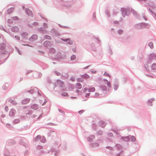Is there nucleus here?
I'll list each match as a JSON object with an SVG mask.
<instances>
[{
  "instance_id": "obj_12",
  "label": "nucleus",
  "mask_w": 156,
  "mask_h": 156,
  "mask_svg": "<svg viewBox=\"0 0 156 156\" xmlns=\"http://www.w3.org/2000/svg\"><path fill=\"white\" fill-rule=\"evenodd\" d=\"M69 39H68L66 40V41L67 42V44H72V42L71 41H69Z\"/></svg>"
},
{
  "instance_id": "obj_20",
  "label": "nucleus",
  "mask_w": 156,
  "mask_h": 156,
  "mask_svg": "<svg viewBox=\"0 0 156 156\" xmlns=\"http://www.w3.org/2000/svg\"><path fill=\"white\" fill-rule=\"evenodd\" d=\"M118 32L119 34H121L122 33L123 31L122 30H119L118 31Z\"/></svg>"
},
{
  "instance_id": "obj_16",
  "label": "nucleus",
  "mask_w": 156,
  "mask_h": 156,
  "mask_svg": "<svg viewBox=\"0 0 156 156\" xmlns=\"http://www.w3.org/2000/svg\"><path fill=\"white\" fill-rule=\"evenodd\" d=\"M76 58V56L75 55H73L71 57V58L72 60H74Z\"/></svg>"
},
{
  "instance_id": "obj_8",
  "label": "nucleus",
  "mask_w": 156,
  "mask_h": 156,
  "mask_svg": "<svg viewBox=\"0 0 156 156\" xmlns=\"http://www.w3.org/2000/svg\"><path fill=\"white\" fill-rule=\"evenodd\" d=\"M13 10L14 8H11L8 10L7 12L8 13H10L13 11Z\"/></svg>"
},
{
  "instance_id": "obj_11",
  "label": "nucleus",
  "mask_w": 156,
  "mask_h": 156,
  "mask_svg": "<svg viewBox=\"0 0 156 156\" xmlns=\"http://www.w3.org/2000/svg\"><path fill=\"white\" fill-rule=\"evenodd\" d=\"M151 68L153 70H156V64H153L152 65Z\"/></svg>"
},
{
  "instance_id": "obj_28",
  "label": "nucleus",
  "mask_w": 156,
  "mask_h": 156,
  "mask_svg": "<svg viewBox=\"0 0 156 156\" xmlns=\"http://www.w3.org/2000/svg\"><path fill=\"white\" fill-rule=\"evenodd\" d=\"M75 80V79L74 78H72L71 79V80L72 81H74Z\"/></svg>"
},
{
  "instance_id": "obj_15",
  "label": "nucleus",
  "mask_w": 156,
  "mask_h": 156,
  "mask_svg": "<svg viewBox=\"0 0 156 156\" xmlns=\"http://www.w3.org/2000/svg\"><path fill=\"white\" fill-rule=\"evenodd\" d=\"M149 46L151 48H152L153 47V43L151 42L149 43L148 44Z\"/></svg>"
},
{
  "instance_id": "obj_21",
  "label": "nucleus",
  "mask_w": 156,
  "mask_h": 156,
  "mask_svg": "<svg viewBox=\"0 0 156 156\" xmlns=\"http://www.w3.org/2000/svg\"><path fill=\"white\" fill-rule=\"evenodd\" d=\"M84 110H81L79 112V113L80 114H82V113H83L84 112Z\"/></svg>"
},
{
  "instance_id": "obj_5",
  "label": "nucleus",
  "mask_w": 156,
  "mask_h": 156,
  "mask_svg": "<svg viewBox=\"0 0 156 156\" xmlns=\"http://www.w3.org/2000/svg\"><path fill=\"white\" fill-rule=\"evenodd\" d=\"M29 100L28 99H24L22 101V103L23 104H26L28 103L29 102Z\"/></svg>"
},
{
  "instance_id": "obj_18",
  "label": "nucleus",
  "mask_w": 156,
  "mask_h": 156,
  "mask_svg": "<svg viewBox=\"0 0 156 156\" xmlns=\"http://www.w3.org/2000/svg\"><path fill=\"white\" fill-rule=\"evenodd\" d=\"M131 139L132 141H134L136 139L134 136H132L131 137Z\"/></svg>"
},
{
  "instance_id": "obj_3",
  "label": "nucleus",
  "mask_w": 156,
  "mask_h": 156,
  "mask_svg": "<svg viewBox=\"0 0 156 156\" xmlns=\"http://www.w3.org/2000/svg\"><path fill=\"white\" fill-rule=\"evenodd\" d=\"M27 13L29 15L32 16V12L29 9L27 10L26 11Z\"/></svg>"
},
{
  "instance_id": "obj_22",
  "label": "nucleus",
  "mask_w": 156,
  "mask_h": 156,
  "mask_svg": "<svg viewBox=\"0 0 156 156\" xmlns=\"http://www.w3.org/2000/svg\"><path fill=\"white\" fill-rule=\"evenodd\" d=\"M88 89L87 88H85L83 89V91L84 92H86L87 91Z\"/></svg>"
},
{
  "instance_id": "obj_2",
  "label": "nucleus",
  "mask_w": 156,
  "mask_h": 156,
  "mask_svg": "<svg viewBox=\"0 0 156 156\" xmlns=\"http://www.w3.org/2000/svg\"><path fill=\"white\" fill-rule=\"evenodd\" d=\"M57 84L60 87H62L64 85V83L61 81L58 80L57 81Z\"/></svg>"
},
{
  "instance_id": "obj_1",
  "label": "nucleus",
  "mask_w": 156,
  "mask_h": 156,
  "mask_svg": "<svg viewBox=\"0 0 156 156\" xmlns=\"http://www.w3.org/2000/svg\"><path fill=\"white\" fill-rule=\"evenodd\" d=\"M104 83L101 85V88L102 90H108L111 87L110 83L107 80L104 79Z\"/></svg>"
},
{
  "instance_id": "obj_23",
  "label": "nucleus",
  "mask_w": 156,
  "mask_h": 156,
  "mask_svg": "<svg viewBox=\"0 0 156 156\" xmlns=\"http://www.w3.org/2000/svg\"><path fill=\"white\" fill-rule=\"evenodd\" d=\"M99 95V94L98 93H96L95 95V97H98Z\"/></svg>"
},
{
  "instance_id": "obj_9",
  "label": "nucleus",
  "mask_w": 156,
  "mask_h": 156,
  "mask_svg": "<svg viewBox=\"0 0 156 156\" xmlns=\"http://www.w3.org/2000/svg\"><path fill=\"white\" fill-rule=\"evenodd\" d=\"M12 30L15 32H17L18 30V28L16 27H13Z\"/></svg>"
},
{
  "instance_id": "obj_24",
  "label": "nucleus",
  "mask_w": 156,
  "mask_h": 156,
  "mask_svg": "<svg viewBox=\"0 0 156 156\" xmlns=\"http://www.w3.org/2000/svg\"><path fill=\"white\" fill-rule=\"evenodd\" d=\"M98 133L100 135H101L102 134V132L101 131H99L98 132Z\"/></svg>"
},
{
  "instance_id": "obj_4",
  "label": "nucleus",
  "mask_w": 156,
  "mask_h": 156,
  "mask_svg": "<svg viewBox=\"0 0 156 156\" xmlns=\"http://www.w3.org/2000/svg\"><path fill=\"white\" fill-rule=\"evenodd\" d=\"M32 108L36 110L38 108V106L37 105H34L32 106Z\"/></svg>"
},
{
  "instance_id": "obj_7",
  "label": "nucleus",
  "mask_w": 156,
  "mask_h": 156,
  "mask_svg": "<svg viewBox=\"0 0 156 156\" xmlns=\"http://www.w3.org/2000/svg\"><path fill=\"white\" fill-rule=\"evenodd\" d=\"M82 77L84 78L85 79H87L89 78V76L87 74H85L82 76Z\"/></svg>"
},
{
  "instance_id": "obj_30",
  "label": "nucleus",
  "mask_w": 156,
  "mask_h": 156,
  "mask_svg": "<svg viewBox=\"0 0 156 156\" xmlns=\"http://www.w3.org/2000/svg\"><path fill=\"white\" fill-rule=\"evenodd\" d=\"M104 122H102V123L103 124V125H104Z\"/></svg>"
},
{
  "instance_id": "obj_27",
  "label": "nucleus",
  "mask_w": 156,
  "mask_h": 156,
  "mask_svg": "<svg viewBox=\"0 0 156 156\" xmlns=\"http://www.w3.org/2000/svg\"><path fill=\"white\" fill-rule=\"evenodd\" d=\"M5 108L6 111H7L8 110V107L7 106H5Z\"/></svg>"
},
{
  "instance_id": "obj_32",
  "label": "nucleus",
  "mask_w": 156,
  "mask_h": 156,
  "mask_svg": "<svg viewBox=\"0 0 156 156\" xmlns=\"http://www.w3.org/2000/svg\"><path fill=\"white\" fill-rule=\"evenodd\" d=\"M34 36H35V37H37V36H36V35Z\"/></svg>"
},
{
  "instance_id": "obj_29",
  "label": "nucleus",
  "mask_w": 156,
  "mask_h": 156,
  "mask_svg": "<svg viewBox=\"0 0 156 156\" xmlns=\"http://www.w3.org/2000/svg\"><path fill=\"white\" fill-rule=\"evenodd\" d=\"M16 37V38H17V39H20V38H19V37L18 36H17V37Z\"/></svg>"
},
{
  "instance_id": "obj_19",
  "label": "nucleus",
  "mask_w": 156,
  "mask_h": 156,
  "mask_svg": "<svg viewBox=\"0 0 156 156\" xmlns=\"http://www.w3.org/2000/svg\"><path fill=\"white\" fill-rule=\"evenodd\" d=\"M50 42L48 41H46L44 42V45H45L46 44H49Z\"/></svg>"
},
{
  "instance_id": "obj_31",
  "label": "nucleus",
  "mask_w": 156,
  "mask_h": 156,
  "mask_svg": "<svg viewBox=\"0 0 156 156\" xmlns=\"http://www.w3.org/2000/svg\"><path fill=\"white\" fill-rule=\"evenodd\" d=\"M79 90H77V92H79Z\"/></svg>"
},
{
  "instance_id": "obj_10",
  "label": "nucleus",
  "mask_w": 156,
  "mask_h": 156,
  "mask_svg": "<svg viewBox=\"0 0 156 156\" xmlns=\"http://www.w3.org/2000/svg\"><path fill=\"white\" fill-rule=\"evenodd\" d=\"M89 92H94L95 90V88L94 87H93L88 89Z\"/></svg>"
},
{
  "instance_id": "obj_6",
  "label": "nucleus",
  "mask_w": 156,
  "mask_h": 156,
  "mask_svg": "<svg viewBox=\"0 0 156 156\" xmlns=\"http://www.w3.org/2000/svg\"><path fill=\"white\" fill-rule=\"evenodd\" d=\"M76 87L77 88L80 89L82 87V85L80 83H77L76 84Z\"/></svg>"
},
{
  "instance_id": "obj_14",
  "label": "nucleus",
  "mask_w": 156,
  "mask_h": 156,
  "mask_svg": "<svg viewBox=\"0 0 156 156\" xmlns=\"http://www.w3.org/2000/svg\"><path fill=\"white\" fill-rule=\"evenodd\" d=\"M62 95L64 96H67L68 94L66 92H63L62 94Z\"/></svg>"
},
{
  "instance_id": "obj_25",
  "label": "nucleus",
  "mask_w": 156,
  "mask_h": 156,
  "mask_svg": "<svg viewBox=\"0 0 156 156\" xmlns=\"http://www.w3.org/2000/svg\"><path fill=\"white\" fill-rule=\"evenodd\" d=\"M90 94L89 93L87 94L86 95V97H88L89 96Z\"/></svg>"
},
{
  "instance_id": "obj_13",
  "label": "nucleus",
  "mask_w": 156,
  "mask_h": 156,
  "mask_svg": "<svg viewBox=\"0 0 156 156\" xmlns=\"http://www.w3.org/2000/svg\"><path fill=\"white\" fill-rule=\"evenodd\" d=\"M41 138V136L40 135L37 136L35 138V141H37L39 140Z\"/></svg>"
},
{
  "instance_id": "obj_26",
  "label": "nucleus",
  "mask_w": 156,
  "mask_h": 156,
  "mask_svg": "<svg viewBox=\"0 0 156 156\" xmlns=\"http://www.w3.org/2000/svg\"><path fill=\"white\" fill-rule=\"evenodd\" d=\"M104 123V125H101L102 126V127H104L106 125V124H105V123Z\"/></svg>"
},
{
  "instance_id": "obj_17",
  "label": "nucleus",
  "mask_w": 156,
  "mask_h": 156,
  "mask_svg": "<svg viewBox=\"0 0 156 156\" xmlns=\"http://www.w3.org/2000/svg\"><path fill=\"white\" fill-rule=\"evenodd\" d=\"M104 75L105 76H109V77H110V76L106 72H105V73L104 74Z\"/></svg>"
}]
</instances>
